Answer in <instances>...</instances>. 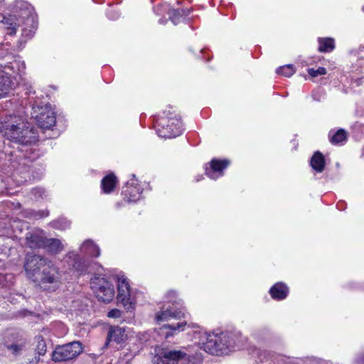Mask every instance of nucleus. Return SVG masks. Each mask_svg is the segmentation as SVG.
<instances>
[{
  "label": "nucleus",
  "mask_w": 364,
  "mask_h": 364,
  "mask_svg": "<svg viewBox=\"0 0 364 364\" xmlns=\"http://www.w3.org/2000/svg\"><path fill=\"white\" fill-rule=\"evenodd\" d=\"M13 14L3 16L0 21L5 25L6 34L13 36L18 27H22V35L31 37L35 33L36 26L33 16V7L25 1H16L14 5Z\"/></svg>",
  "instance_id": "obj_1"
},
{
  "label": "nucleus",
  "mask_w": 364,
  "mask_h": 364,
  "mask_svg": "<svg viewBox=\"0 0 364 364\" xmlns=\"http://www.w3.org/2000/svg\"><path fill=\"white\" fill-rule=\"evenodd\" d=\"M0 131L7 139L17 144L27 145L36 141V136L33 129L23 121L16 124H1Z\"/></svg>",
  "instance_id": "obj_2"
},
{
  "label": "nucleus",
  "mask_w": 364,
  "mask_h": 364,
  "mask_svg": "<svg viewBox=\"0 0 364 364\" xmlns=\"http://www.w3.org/2000/svg\"><path fill=\"white\" fill-rule=\"evenodd\" d=\"M236 346V335L230 332L209 335L204 350L213 355H220L232 350Z\"/></svg>",
  "instance_id": "obj_3"
},
{
  "label": "nucleus",
  "mask_w": 364,
  "mask_h": 364,
  "mask_svg": "<svg viewBox=\"0 0 364 364\" xmlns=\"http://www.w3.org/2000/svg\"><path fill=\"white\" fill-rule=\"evenodd\" d=\"M166 117L157 124L156 132L162 138H175L182 134V125L179 116L171 110L165 111Z\"/></svg>",
  "instance_id": "obj_4"
},
{
  "label": "nucleus",
  "mask_w": 364,
  "mask_h": 364,
  "mask_svg": "<svg viewBox=\"0 0 364 364\" xmlns=\"http://www.w3.org/2000/svg\"><path fill=\"white\" fill-rule=\"evenodd\" d=\"M90 285L99 300L109 303L113 299L114 296V287L104 277L95 276L91 279Z\"/></svg>",
  "instance_id": "obj_5"
},
{
  "label": "nucleus",
  "mask_w": 364,
  "mask_h": 364,
  "mask_svg": "<svg viewBox=\"0 0 364 364\" xmlns=\"http://www.w3.org/2000/svg\"><path fill=\"white\" fill-rule=\"evenodd\" d=\"M82 351L81 343L73 341L56 347L52 353V360L55 362L70 360L78 356Z\"/></svg>",
  "instance_id": "obj_6"
},
{
  "label": "nucleus",
  "mask_w": 364,
  "mask_h": 364,
  "mask_svg": "<svg viewBox=\"0 0 364 364\" xmlns=\"http://www.w3.org/2000/svg\"><path fill=\"white\" fill-rule=\"evenodd\" d=\"M50 261L38 255H27L24 264L25 271L28 277L35 282L36 279L42 272V270L48 265Z\"/></svg>",
  "instance_id": "obj_7"
},
{
  "label": "nucleus",
  "mask_w": 364,
  "mask_h": 364,
  "mask_svg": "<svg viewBox=\"0 0 364 364\" xmlns=\"http://www.w3.org/2000/svg\"><path fill=\"white\" fill-rule=\"evenodd\" d=\"M31 116L42 129H48L55 124L54 112L48 105L33 107Z\"/></svg>",
  "instance_id": "obj_8"
},
{
  "label": "nucleus",
  "mask_w": 364,
  "mask_h": 364,
  "mask_svg": "<svg viewBox=\"0 0 364 364\" xmlns=\"http://www.w3.org/2000/svg\"><path fill=\"white\" fill-rule=\"evenodd\" d=\"M60 274L58 269L50 262L46 267L40 275L36 279L35 283L38 284L42 288L46 289L50 284L56 286L59 283Z\"/></svg>",
  "instance_id": "obj_9"
},
{
  "label": "nucleus",
  "mask_w": 364,
  "mask_h": 364,
  "mask_svg": "<svg viewBox=\"0 0 364 364\" xmlns=\"http://www.w3.org/2000/svg\"><path fill=\"white\" fill-rule=\"evenodd\" d=\"M117 300L127 311L134 309V305L130 300V289L128 282L124 276L118 278Z\"/></svg>",
  "instance_id": "obj_10"
},
{
  "label": "nucleus",
  "mask_w": 364,
  "mask_h": 364,
  "mask_svg": "<svg viewBox=\"0 0 364 364\" xmlns=\"http://www.w3.org/2000/svg\"><path fill=\"white\" fill-rule=\"evenodd\" d=\"M65 261L69 266L76 271L78 274L90 273V264L88 261L82 259L74 252H69L65 257Z\"/></svg>",
  "instance_id": "obj_11"
},
{
  "label": "nucleus",
  "mask_w": 364,
  "mask_h": 364,
  "mask_svg": "<svg viewBox=\"0 0 364 364\" xmlns=\"http://www.w3.org/2000/svg\"><path fill=\"white\" fill-rule=\"evenodd\" d=\"M229 165V160L213 159L210 162V166L205 168V174L209 178L215 180L223 175L224 169H225Z\"/></svg>",
  "instance_id": "obj_12"
},
{
  "label": "nucleus",
  "mask_w": 364,
  "mask_h": 364,
  "mask_svg": "<svg viewBox=\"0 0 364 364\" xmlns=\"http://www.w3.org/2000/svg\"><path fill=\"white\" fill-rule=\"evenodd\" d=\"M26 245L31 249L44 248L46 237L43 230L28 232L26 236Z\"/></svg>",
  "instance_id": "obj_13"
},
{
  "label": "nucleus",
  "mask_w": 364,
  "mask_h": 364,
  "mask_svg": "<svg viewBox=\"0 0 364 364\" xmlns=\"http://www.w3.org/2000/svg\"><path fill=\"white\" fill-rule=\"evenodd\" d=\"M186 353L181 350H166L161 356L156 360V364H178L179 360L183 359Z\"/></svg>",
  "instance_id": "obj_14"
},
{
  "label": "nucleus",
  "mask_w": 364,
  "mask_h": 364,
  "mask_svg": "<svg viewBox=\"0 0 364 364\" xmlns=\"http://www.w3.org/2000/svg\"><path fill=\"white\" fill-rule=\"evenodd\" d=\"M181 317L186 318V314L181 311L175 310L173 307H170V306L167 307L164 306L156 315V319L158 322L168 321L171 318H180Z\"/></svg>",
  "instance_id": "obj_15"
},
{
  "label": "nucleus",
  "mask_w": 364,
  "mask_h": 364,
  "mask_svg": "<svg viewBox=\"0 0 364 364\" xmlns=\"http://www.w3.org/2000/svg\"><path fill=\"white\" fill-rule=\"evenodd\" d=\"M11 74L0 66V98L6 96L12 87Z\"/></svg>",
  "instance_id": "obj_16"
},
{
  "label": "nucleus",
  "mask_w": 364,
  "mask_h": 364,
  "mask_svg": "<svg viewBox=\"0 0 364 364\" xmlns=\"http://www.w3.org/2000/svg\"><path fill=\"white\" fill-rule=\"evenodd\" d=\"M80 252L85 256L92 257H98L100 255V247L91 240H87L82 243Z\"/></svg>",
  "instance_id": "obj_17"
},
{
  "label": "nucleus",
  "mask_w": 364,
  "mask_h": 364,
  "mask_svg": "<svg viewBox=\"0 0 364 364\" xmlns=\"http://www.w3.org/2000/svg\"><path fill=\"white\" fill-rule=\"evenodd\" d=\"M269 293L274 299L282 300L287 296L289 289L285 284L278 282L270 289Z\"/></svg>",
  "instance_id": "obj_18"
},
{
  "label": "nucleus",
  "mask_w": 364,
  "mask_h": 364,
  "mask_svg": "<svg viewBox=\"0 0 364 364\" xmlns=\"http://www.w3.org/2000/svg\"><path fill=\"white\" fill-rule=\"evenodd\" d=\"M127 334L123 328L118 326L112 327L108 333L107 341H114L117 343H121L125 341Z\"/></svg>",
  "instance_id": "obj_19"
},
{
  "label": "nucleus",
  "mask_w": 364,
  "mask_h": 364,
  "mask_svg": "<svg viewBox=\"0 0 364 364\" xmlns=\"http://www.w3.org/2000/svg\"><path fill=\"white\" fill-rule=\"evenodd\" d=\"M310 164L314 170L318 173L322 172L326 165L323 155L318 151L315 152L311 159Z\"/></svg>",
  "instance_id": "obj_20"
},
{
  "label": "nucleus",
  "mask_w": 364,
  "mask_h": 364,
  "mask_svg": "<svg viewBox=\"0 0 364 364\" xmlns=\"http://www.w3.org/2000/svg\"><path fill=\"white\" fill-rule=\"evenodd\" d=\"M117 184V177L114 173H109L104 177L101 181L102 188L105 193H109L113 191Z\"/></svg>",
  "instance_id": "obj_21"
},
{
  "label": "nucleus",
  "mask_w": 364,
  "mask_h": 364,
  "mask_svg": "<svg viewBox=\"0 0 364 364\" xmlns=\"http://www.w3.org/2000/svg\"><path fill=\"white\" fill-rule=\"evenodd\" d=\"M36 353L38 355V356L44 355L46 353V343L41 336H36ZM39 361V357H35L34 358H32L31 360H29V364H37Z\"/></svg>",
  "instance_id": "obj_22"
},
{
  "label": "nucleus",
  "mask_w": 364,
  "mask_h": 364,
  "mask_svg": "<svg viewBox=\"0 0 364 364\" xmlns=\"http://www.w3.org/2000/svg\"><path fill=\"white\" fill-rule=\"evenodd\" d=\"M44 248H46L48 251L53 254H57L64 249V246L58 239H48L46 237V242Z\"/></svg>",
  "instance_id": "obj_23"
},
{
  "label": "nucleus",
  "mask_w": 364,
  "mask_h": 364,
  "mask_svg": "<svg viewBox=\"0 0 364 364\" xmlns=\"http://www.w3.org/2000/svg\"><path fill=\"white\" fill-rule=\"evenodd\" d=\"M169 19L172 21L174 25H177L180 22V18L185 16H188L190 14L188 9H171L168 11Z\"/></svg>",
  "instance_id": "obj_24"
},
{
  "label": "nucleus",
  "mask_w": 364,
  "mask_h": 364,
  "mask_svg": "<svg viewBox=\"0 0 364 364\" xmlns=\"http://www.w3.org/2000/svg\"><path fill=\"white\" fill-rule=\"evenodd\" d=\"M319 47L318 50L322 53L331 52L334 48V40L331 38H319L318 40Z\"/></svg>",
  "instance_id": "obj_25"
},
{
  "label": "nucleus",
  "mask_w": 364,
  "mask_h": 364,
  "mask_svg": "<svg viewBox=\"0 0 364 364\" xmlns=\"http://www.w3.org/2000/svg\"><path fill=\"white\" fill-rule=\"evenodd\" d=\"M328 136L332 144H338L347 139V133L344 129H340L336 132L331 131L328 134Z\"/></svg>",
  "instance_id": "obj_26"
},
{
  "label": "nucleus",
  "mask_w": 364,
  "mask_h": 364,
  "mask_svg": "<svg viewBox=\"0 0 364 364\" xmlns=\"http://www.w3.org/2000/svg\"><path fill=\"white\" fill-rule=\"evenodd\" d=\"M129 183L128 182L126 185V187L123 188V193H124L126 196H129L128 200L129 201H135L139 198V188L134 186V183L131 184V186H129Z\"/></svg>",
  "instance_id": "obj_27"
},
{
  "label": "nucleus",
  "mask_w": 364,
  "mask_h": 364,
  "mask_svg": "<svg viewBox=\"0 0 364 364\" xmlns=\"http://www.w3.org/2000/svg\"><path fill=\"white\" fill-rule=\"evenodd\" d=\"M187 325V321H184L182 322H178L176 323L171 324H166L163 327L164 328H168L171 330V333H167L166 337H168L169 336H172L175 332L178 331H183L185 330V326Z\"/></svg>",
  "instance_id": "obj_28"
},
{
  "label": "nucleus",
  "mask_w": 364,
  "mask_h": 364,
  "mask_svg": "<svg viewBox=\"0 0 364 364\" xmlns=\"http://www.w3.org/2000/svg\"><path fill=\"white\" fill-rule=\"evenodd\" d=\"M24 346H25L24 343L21 342L20 343H15L6 345V348L8 350V351H9L12 355H18L21 353Z\"/></svg>",
  "instance_id": "obj_29"
},
{
  "label": "nucleus",
  "mask_w": 364,
  "mask_h": 364,
  "mask_svg": "<svg viewBox=\"0 0 364 364\" xmlns=\"http://www.w3.org/2000/svg\"><path fill=\"white\" fill-rule=\"evenodd\" d=\"M277 73L279 75L289 77L295 73V69L292 65L289 64L279 68L277 70Z\"/></svg>",
  "instance_id": "obj_30"
},
{
  "label": "nucleus",
  "mask_w": 364,
  "mask_h": 364,
  "mask_svg": "<svg viewBox=\"0 0 364 364\" xmlns=\"http://www.w3.org/2000/svg\"><path fill=\"white\" fill-rule=\"evenodd\" d=\"M307 71L309 75L313 77H317L318 75H323L326 73V69L323 67H319L317 69L309 68Z\"/></svg>",
  "instance_id": "obj_31"
},
{
  "label": "nucleus",
  "mask_w": 364,
  "mask_h": 364,
  "mask_svg": "<svg viewBox=\"0 0 364 364\" xmlns=\"http://www.w3.org/2000/svg\"><path fill=\"white\" fill-rule=\"evenodd\" d=\"M107 316L109 318H119L122 316V312L119 309H114L108 312Z\"/></svg>",
  "instance_id": "obj_32"
},
{
  "label": "nucleus",
  "mask_w": 364,
  "mask_h": 364,
  "mask_svg": "<svg viewBox=\"0 0 364 364\" xmlns=\"http://www.w3.org/2000/svg\"><path fill=\"white\" fill-rule=\"evenodd\" d=\"M9 277L11 279V275L7 274H0V284L2 285H6V281H7Z\"/></svg>",
  "instance_id": "obj_33"
},
{
  "label": "nucleus",
  "mask_w": 364,
  "mask_h": 364,
  "mask_svg": "<svg viewBox=\"0 0 364 364\" xmlns=\"http://www.w3.org/2000/svg\"><path fill=\"white\" fill-rule=\"evenodd\" d=\"M37 215H39V218L46 217L48 215V211H40L38 213L35 214V215H34L35 218H37V217H36Z\"/></svg>",
  "instance_id": "obj_34"
},
{
  "label": "nucleus",
  "mask_w": 364,
  "mask_h": 364,
  "mask_svg": "<svg viewBox=\"0 0 364 364\" xmlns=\"http://www.w3.org/2000/svg\"><path fill=\"white\" fill-rule=\"evenodd\" d=\"M59 221L58 220H55V221H53L52 223V225L53 228H60V225H59Z\"/></svg>",
  "instance_id": "obj_35"
},
{
  "label": "nucleus",
  "mask_w": 364,
  "mask_h": 364,
  "mask_svg": "<svg viewBox=\"0 0 364 364\" xmlns=\"http://www.w3.org/2000/svg\"><path fill=\"white\" fill-rule=\"evenodd\" d=\"M358 364H364V355L358 360Z\"/></svg>",
  "instance_id": "obj_36"
},
{
  "label": "nucleus",
  "mask_w": 364,
  "mask_h": 364,
  "mask_svg": "<svg viewBox=\"0 0 364 364\" xmlns=\"http://www.w3.org/2000/svg\"><path fill=\"white\" fill-rule=\"evenodd\" d=\"M162 22H163V21H162L161 19V20H159V23H162Z\"/></svg>",
  "instance_id": "obj_37"
},
{
  "label": "nucleus",
  "mask_w": 364,
  "mask_h": 364,
  "mask_svg": "<svg viewBox=\"0 0 364 364\" xmlns=\"http://www.w3.org/2000/svg\"><path fill=\"white\" fill-rule=\"evenodd\" d=\"M40 191L41 190H39V189H35L34 190V191Z\"/></svg>",
  "instance_id": "obj_38"
},
{
  "label": "nucleus",
  "mask_w": 364,
  "mask_h": 364,
  "mask_svg": "<svg viewBox=\"0 0 364 364\" xmlns=\"http://www.w3.org/2000/svg\"><path fill=\"white\" fill-rule=\"evenodd\" d=\"M4 1V0H0V4Z\"/></svg>",
  "instance_id": "obj_39"
}]
</instances>
